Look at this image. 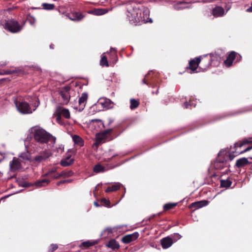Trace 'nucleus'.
Segmentation results:
<instances>
[{
    "mask_svg": "<svg viewBox=\"0 0 252 252\" xmlns=\"http://www.w3.org/2000/svg\"><path fill=\"white\" fill-rule=\"evenodd\" d=\"M127 6V17L132 24L141 25L152 21L149 9L142 4V1H131Z\"/></svg>",
    "mask_w": 252,
    "mask_h": 252,
    "instance_id": "obj_1",
    "label": "nucleus"
},
{
    "mask_svg": "<svg viewBox=\"0 0 252 252\" xmlns=\"http://www.w3.org/2000/svg\"><path fill=\"white\" fill-rule=\"evenodd\" d=\"M234 158L235 156L232 154L231 151L230 152L220 151L214 163V167L218 170H221L225 167H228L230 166L228 160L231 161Z\"/></svg>",
    "mask_w": 252,
    "mask_h": 252,
    "instance_id": "obj_2",
    "label": "nucleus"
},
{
    "mask_svg": "<svg viewBox=\"0 0 252 252\" xmlns=\"http://www.w3.org/2000/svg\"><path fill=\"white\" fill-rule=\"evenodd\" d=\"M33 135L34 139L39 143H47L52 139L55 141L56 138L45 129L39 127L33 128Z\"/></svg>",
    "mask_w": 252,
    "mask_h": 252,
    "instance_id": "obj_3",
    "label": "nucleus"
},
{
    "mask_svg": "<svg viewBox=\"0 0 252 252\" xmlns=\"http://www.w3.org/2000/svg\"><path fill=\"white\" fill-rule=\"evenodd\" d=\"M158 76V73H155L151 71L149 72L142 80V82L144 84H145L151 87L154 88L158 87V89L155 93L154 91L152 92L153 94H158L159 85L158 80L157 79Z\"/></svg>",
    "mask_w": 252,
    "mask_h": 252,
    "instance_id": "obj_4",
    "label": "nucleus"
},
{
    "mask_svg": "<svg viewBox=\"0 0 252 252\" xmlns=\"http://www.w3.org/2000/svg\"><path fill=\"white\" fill-rule=\"evenodd\" d=\"M54 115L56 118V122L62 126H64L65 124L64 120L62 119V117L65 119H69L70 117L69 110L60 106L57 107Z\"/></svg>",
    "mask_w": 252,
    "mask_h": 252,
    "instance_id": "obj_5",
    "label": "nucleus"
},
{
    "mask_svg": "<svg viewBox=\"0 0 252 252\" xmlns=\"http://www.w3.org/2000/svg\"><path fill=\"white\" fill-rule=\"evenodd\" d=\"M252 143V141L250 139H244L242 141H240L235 143L233 148L231 149V151L235 157L240 154H243L252 150V146L247 147L244 150H240L238 149L239 148L240 149L244 145L250 144Z\"/></svg>",
    "mask_w": 252,
    "mask_h": 252,
    "instance_id": "obj_6",
    "label": "nucleus"
},
{
    "mask_svg": "<svg viewBox=\"0 0 252 252\" xmlns=\"http://www.w3.org/2000/svg\"><path fill=\"white\" fill-rule=\"evenodd\" d=\"M4 28L12 33H18L22 31L23 26L19 23L14 19L5 20Z\"/></svg>",
    "mask_w": 252,
    "mask_h": 252,
    "instance_id": "obj_7",
    "label": "nucleus"
},
{
    "mask_svg": "<svg viewBox=\"0 0 252 252\" xmlns=\"http://www.w3.org/2000/svg\"><path fill=\"white\" fill-rule=\"evenodd\" d=\"M14 102L17 110L22 114H32L36 109L32 110L29 104L25 101L15 100Z\"/></svg>",
    "mask_w": 252,
    "mask_h": 252,
    "instance_id": "obj_8",
    "label": "nucleus"
},
{
    "mask_svg": "<svg viewBox=\"0 0 252 252\" xmlns=\"http://www.w3.org/2000/svg\"><path fill=\"white\" fill-rule=\"evenodd\" d=\"M201 57H196L193 59L190 60L189 63V66L187 67V69H189L190 71V73H193L195 72H197L196 71L197 69L199 64L200 63L201 59Z\"/></svg>",
    "mask_w": 252,
    "mask_h": 252,
    "instance_id": "obj_9",
    "label": "nucleus"
},
{
    "mask_svg": "<svg viewBox=\"0 0 252 252\" xmlns=\"http://www.w3.org/2000/svg\"><path fill=\"white\" fill-rule=\"evenodd\" d=\"M51 156V154L49 152L47 151H42L34 158L32 161L37 163H41L45 161Z\"/></svg>",
    "mask_w": 252,
    "mask_h": 252,
    "instance_id": "obj_10",
    "label": "nucleus"
},
{
    "mask_svg": "<svg viewBox=\"0 0 252 252\" xmlns=\"http://www.w3.org/2000/svg\"><path fill=\"white\" fill-rule=\"evenodd\" d=\"M10 170L11 172H15L21 168V164L19 158L14 157L12 160L9 163Z\"/></svg>",
    "mask_w": 252,
    "mask_h": 252,
    "instance_id": "obj_11",
    "label": "nucleus"
},
{
    "mask_svg": "<svg viewBox=\"0 0 252 252\" xmlns=\"http://www.w3.org/2000/svg\"><path fill=\"white\" fill-rule=\"evenodd\" d=\"M138 232H135L132 234L125 235L122 239V241L125 244H129L130 242L136 240L139 237Z\"/></svg>",
    "mask_w": 252,
    "mask_h": 252,
    "instance_id": "obj_12",
    "label": "nucleus"
},
{
    "mask_svg": "<svg viewBox=\"0 0 252 252\" xmlns=\"http://www.w3.org/2000/svg\"><path fill=\"white\" fill-rule=\"evenodd\" d=\"M237 55H238L240 58H241L240 55H238L234 51H231L227 56L226 59L224 61V63L227 67H230L232 65V63L234 59L236 58Z\"/></svg>",
    "mask_w": 252,
    "mask_h": 252,
    "instance_id": "obj_13",
    "label": "nucleus"
},
{
    "mask_svg": "<svg viewBox=\"0 0 252 252\" xmlns=\"http://www.w3.org/2000/svg\"><path fill=\"white\" fill-rule=\"evenodd\" d=\"M70 87L69 86H65L62 90L60 92V94L65 104H67L70 99L69 91L70 90Z\"/></svg>",
    "mask_w": 252,
    "mask_h": 252,
    "instance_id": "obj_14",
    "label": "nucleus"
},
{
    "mask_svg": "<svg viewBox=\"0 0 252 252\" xmlns=\"http://www.w3.org/2000/svg\"><path fill=\"white\" fill-rule=\"evenodd\" d=\"M68 17L72 21H80L84 18V15L79 12H73L68 13Z\"/></svg>",
    "mask_w": 252,
    "mask_h": 252,
    "instance_id": "obj_15",
    "label": "nucleus"
},
{
    "mask_svg": "<svg viewBox=\"0 0 252 252\" xmlns=\"http://www.w3.org/2000/svg\"><path fill=\"white\" fill-rule=\"evenodd\" d=\"M98 104L100 105L103 108L109 109L112 107L113 102L110 99L103 98L99 100Z\"/></svg>",
    "mask_w": 252,
    "mask_h": 252,
    "instance_id": "obj_16",
    "label": "nucleus"
},
{
    "mask_svg": "<svg viewBox=\"0 0 252 252\" xmlns=\"http://www.w3.org/2000/svg\"><path fill=\"white\" fill-rule=\"evenodd\" d=\"M160 243L163 249H167L172 246L173 243V240L169 236H168L161 239Z\"/></svg>",
    "mask_w": 252,
    "mask_h": 252,
    "instance_id": "obj_17",
    "label": "nucleus"
},
{
    "mask_svg": "<svg viewBox=\"0 0 252 252\" xmlns=\"http://www.w3.org/2000/svg\"><path fill=\"white\" fill-rule=\"evenodd\" d=\"M112 9H109L107 8H94L91 10H90L88 13L90 14H93L94 15H102L107 13L109 10Z\"/></svg>",
    "mask_w": 252,
    "mask_h": 252,
    "instance_id": "obj_18",
    "label": "nucleus"
},
{
    "mask_svg": "<svg viewBox=\"0 0 252 252\" xmlns=\"http://www.w3.org/2000/svg\"><path fill=\"white\" fill-rule=\"evenodd\" d=\"M12 74H16V76H18L22 74V71L20 69L15 68L3 70L0 72V74L1 75H9Z\"/></svg>",
    "mask_w": 252,
    "mask_h": 252,
    "instance_id": "obj_19",
    "label": "nucleus"
},
{
    "mask_svg": "<svg viewBox=\"0 0 252 252\" xmlns=\"http://www.w3.org/2000/svg\"><path fill=\"white\" fill-rule=\"evenodd\" d=\"M224 14V10L221 6H216L212 11V14L215 17L222 16Z\"/></svg>",
    "mask_w": 252,
    "mask_h": 252,
    "instance_id": "obj_20",
    "label": "nucleus"
},
{
    "mask_svg": "<svg viewBox=\"0 0 252 252\" xmlns=\"http://www.w3.org/2000/svg\"><path fill=\"white\" fill-rule=\"evenodd\" d=\"M208 203V202L206 200H202L200 201H197L191 203L189 208L190 209L194 208V210L200 208L203 206H206Z\"/></svg>",
    "mask_w": 252,
    "mask_h": 252,
    "instance_id": "obj_21",
    "label": "nucleus"
},
{
    "mask_svg": "<svg viewBox=\"0 0 252 252\" xmlns=\"http://www.w3.org/2000/svg\"><path fill=\"white\" fill-rule=\"evenodd\" d=\"M249 163L250 162L247 158H242L237 160L235 163V166L237 168H241L244 167L247 165H248Z\"/></svg>",
    "mask_w": 252,
    "mask_h": 252,
    "instance_id": "obj_22",
    "label": "nucleus"
},
{
    "mask_svg": "<svg viewBox=\"0 0 252 252\" xmlns=\"http://www.w3.org/2000/svg\"><path fill=\"white\" fill-rule=\"evenodd\" d=\"M188 3L185 1H180L173 5V7L175 10H180L186 8H189L190 6H187Z\"/></svg>",
    "mask_w": 252,
    "mask_h": 252,
    "instance_id": "obj_23",
    "label": "nucleus"
},
{
    "mask_svg": "<svg viewBox=\"0 0 252 252\" xmlns=\"http://www.w3.org/2000/svg\"><path fill=\"white\" fill-rule=\"evenodd\" d=\"M87 99L88 94L86 93H83L81 97L79 98V104L80 106L81 107L82 109H83V108L85 107Z\"/></svg>",
    "mask_w": 252,
    "mask_h": 252,
    "instance_id": "obj_24",
    "label": "nucleus"
},
{
    "mask_svg": "<svg viewBox=\"0 0 252 252\" xmlns=\"http://www.w3.org/2000/svg\"><path fill=\"white\" fill-rule=\"evenodd\" d=\"M74 161V159H70V157L67 156L65 159L61 160L60 164L62 166L66 167L72 164Z\"/></svg>",
    "mask_w": 252,
    "mask_h": 252,
    "instance_id": "obj_25",
    "label": "nucleus"
},
{
    "mask_svg": "<svg viewBox=\"0 0 252 252\" xmlns=\"http://www.w3.org/2000/svg\"><path fill=\"white\" fill-rule=\"evenodd\" d=\"M20 160L25 162L26 161H30L31 158V154L29 152L23 153L19 156Z\"/></svg>",
    "mask_w": 252,
    "mask_h": 252,
    "instance_id": "obj_26",
    "label": "nucleus"
},
{
    "mask_svg": "<svg viewBox=\"0 0 252 252\" xmlns=\"http://www.w3.org/2000/svg\"><path fill=\"white\" fill-rule=\"evenodd\" d=\"M50 182V180L47 179L39 180L35 183V185L37 187H41L47 185Z\"/></svg>",
    "mask_w": 252,
    "mask_h": 252,
    "instance_id": "obj_27",
    "label": "nucleus"
},
{
    "mask_svg": "<svg viewBox=\"0 0 252 252\" xmlns=\"http://www.w3.org/2000/svg\"><path fill=\"white\" fill-rule=\"evenodd\" d=\"M107 246L113 250L118 249L120 247L118 243L114 239L110 240L107 244Z\"/></svg>",
    "mask_w": 252,
    "mask_h": 252,
    "instance_id": "obj_28",
    "label": "nucleus"
},
{
    "mask_svg": "<svg viewBox=\"0 0 252 252\" xmlns=\"http://www.w3.org/2000/svg\"><path fill=\"white\" fill-rule=\"evenodd\" d=\"M105 171V168L99 163L95 165L93 168V171L95 173L104 172Z\"/></svg>",
    "mask_w": 252,
    "mask_h": 252,
    "instance_id": "obj_29",
    "label": "nucleus"
},
{
    "mask_svg": "<svg viewBox=\"0 0 252 252\" xmlns=\"http://www.w3.org/2000/svg\"><path fill=\"white\" fill-rule=\"evenodd\" d=\"M73 140L75 144L78 145L80 146L84 145L83 140L79 136L74 135L73 136Z\"/></svg>",
    "mask_w": 252,
    "mask_h": 252,
    "instance_id": "obj_30",
    "label": "nucleus"
},
{
    "mask_svg": "<svg viewBox=\"0 0 252 252\" xmlns=\"http://www.w3.org/2000/svg\"><path fill=\"white\" fill-rule=\"evenodd\" d=\"M220 187L221 188H228L231 186L232 182L228 179L226 180H221L220 181Z\"/></svg>",
    "mask_w": 252,
    "mask_h": 252,
    "instance_id": "obj_31",
    "label": "nucleus"
},
{
    "mask_svg": "<svg viewBox=\"0 0 252 252\" xmlns=\"http://www.w3.org/2000/svg\"><path fill=\"white\" fill-rule=\"evenodd\" d=\"M120 187L121 186L120 184H119L113 185L111 187H107V188L105 190V192H110L112 191H117L120 189Z\"/></svg>",
    "mask_w": 252,
    "mask_h": 252,
    "instance_id": "obj_32",
    "label": "nucleus"
},
{
    "mask_svg": "<svg viewBox=\"0 0 252 252\" xmlns=\"http://www.w3.org/2000/svg\"><path fill=\"white\" fill-rule=\"evenodd\" d=\"M130 108L131 110H134V109L137 108L140 104L139 101H138L134 98L130 99Z\"/></svg>",
    "mask_w": 252,
    "mask_h": 252,
    "instance_id": "obj_33",
    "label": "nucleus"
},
{
    "mask_svg": "<svg viewBox=\"0 0 252 252\" xmlns=\"http://www.w3.org/2000/svg\"><path fill=\"white\" fill-rule=\"evenodd\" d=\"M114 128H109L103 131L101 133L102 138H106L107 135L110 136L112 132L114 131Z\"/></svg>",
    "mask_w": 252,
    "mask_h": 252,
    "instance_id": "obj_34",
    "label": "nucleus"
},
{
    "mask_svg": "<svg viewBox=\"0 0 252 252\" xmlns=\"http://www.w3.org/2000/svg\"><path fill=\"white\" fill-rule=\"evenodd\" d=\"M177 205V203H168L163 206V209L164 211H167L174 208Z\"/></svg>",
    "mask_w": 252,
    "mask_h": 252,
    "instance_id": "obj_35",
    "label": "nucleus"
},
{
    "mask_svg": "<svg viewBox=\"0 0 252 252\" xmlns=\"http://www.w3.org/2000/svg\"><path fill=\"white\" fill-rule=\"evenodd\" d=\"M73 174L74 173L72 170L63 171L61 173V175L62 176V177L65 178L72 176Z\"/></svg>",
    "mask_w": 252,
    "mask_h": 252,
    "instance_id": "obj_36",
    "label": "nucleus"
},
{
    "mask_svg": "<svg viewBox=\"0 0 252 252\" xmlns=\"http://www.w3.org/2000/svg\"><path fill=\"white\" fill-rule=\"evenodd\" d=\"M42 6L43 9L49 10L54 9L55 5L54 4L43 3L42 4Z\"/></svg>",
    "mask_w": 252,
    "mask_h": 252,
    "instance_id": "obj_37",
    "label": "nucleus"
},
{
    "mask_svg": "<svg viewBox=\"0 0 252 252\" xmlns=\"http://www.w3.org/2000/svg\"><path fill=\"white\" fill-rule=\"evenodd\" d=\"M95 244V242H91L89 241H85L81 243L80 245L81 247L89 248L91 246H93Z\"/></svg>",
    "mask_w": 252,
    "mask_h": 252,
    "instance_id": "obj_38",
    "label": "nucleus"
},
{
    "mask_svg": "<svg viewBox=\"0 0 252 252\" xmlns=\"http://www.w3.org/2000/svg\"><path fill=\"white\" fill-rule=\"evenodd\" d=\"M100 65H101L102 66H109L108 63L107 61V58L105 56L103 55L102 56L100 62Z\"/></svg>",
    "mask_w": 252,
    "mask_h": 252,
    "instance_id": "obj_39",
    "label": "nucleus"
},
{
    "mask_svg": "<svg viewBox=\"0 0 252 252\" xmlns=\"http://www.w3.org/2000/svg\"><path fill=\"white\" fill-rule=\"evenodd\" d=\"M58 249V245L56 244H52L50 245L48 249V252H54Z\"/></svg>",
    "mask_w": 252,
    "mask_h": 252,
    "instance_id": "obj_40",
    "label": "nucleus"
},
{
    "mask_svg": "<svg viewBox=\"0 0 252 252\" xmlns=\"http://www.w3.org/2000/svg\"><path fill=\"white\" fill-rule=\"evenodd\" d=\"M56 168H52V169L49 170V171L44 174L43 176V177H51V176H52V174L53 173H54L56 172Z\"/></svg>",
    "mask_w": 252,
    "mask_h": 252,
    "instance_id": "obj_41",
    "label": "nucleus"
},
{
    "mask_svg": "<svg viewBox=\"0 0 252 252\" xmlns=\"http://www.w3.org/2000/svg\"><path fill=\"white\" fill-rule=\"evenodd\" d=\"M101 203H102L104 205H105L107 207L110 206V202L109 200L106 199V198H103L101 199Z\"/></svg>",
    "mask_w": 252,
    "mask_h": 252,
    "instance_id": "obj_42",
    "label": "nucleus"
},
{
    "mask_svg": "<svg viewBox=\"0 0 252 252\" xmlns=\"http://www.w3.org/2000/svg\"><path fill=\"white\" fill-rule=\"evenodd\" d=\"M181 237V236H180V234H178V233H176V234H174V236H173V243L174 242H176L177 240L180 239Z\"/></svg>",
    "mask_w": 252,
    "mask_h": 252,
    "instance_id": "obj_43",
    "label": "nucleus"
},
{
    "mask_svg": "<svg viewBox=\"0 0 252 252\" xmlns=\"http://www.w3.org/2000/svg\"><path fill=\"white\" fill-rule=\"evenodd\" d=\"M190 106H191V102L190 101H189V102L186 101L183 104V107L186 109L190 108V107H189Z\"/></svg>",
    "mask_w": 252,
    "mask_h": 252,
    "instance_id": "obj_44",
    "label": "nucleus"
},
{
    "mask_svg": "<svg viewBox=\"0 0 252 252\" xmlns=\"http://www.w3.org/2000/svg\"><path fill=\"white\" fill-rule=\"evenodd\" d=\"M110 50H111V52L112 53L113 56L115 57L117 59L118 57H117L116 50L114 48H111Z\"/></svg>",
    "mask_w": 252,
    "mask_h": 252,
    "instance_id": "obj_45",
    "label": "nucleus"
},
{
    "mask_svg": "<svg viewBox=\"0 0 252 252\" xmlns=\"http://www.w3.org/2000/svg\"><path fill=\"white\" fill-rule=\"evenodd\" d=\"M50 177L53 179H59V178L62 177V176L61 175V173H60V174L57 173L56 175H52Z\"/></svg>",
    "mask_w": 252,
    "mask_h": 252,
    "instance_id": "obj_46",
    "label": "nucleus"
},
{
    "mask_svg": "<svg viewBox=\"0 0 252 252\" xmlns=\"http://www.w3.org/2000/svg\"><path fill=\"white\" fill-rule=\"evenodd\" d=\"M66 184V180H62L59 182H58L57 183V185L58 186H59L61 184Z\"/></svg>",
    "mask_w": 252,
    "mask_h": 252,
    "instance_id": "obj_47",
    "label": "nucleus"
},
{
    "mask_svg": "<svg viewBox=\"0 0 252 252\" xmlns=\"http://www.w3.org/2000/svg\"><path fill=\"white\" fill-rule=\"evenodd\" d=\"M31 18L32 19H29L28 20V21L29 22V23L31 24V25H33L35 22V19L32 17H31Z\"/></svg>",
    "mask_w": 252,
    "mask_h": 252,
    "instance_id": "obj_48",
    "label": "nucleus"
},
{
    "mask_svg": "<svg viewBox=\"0 0 252 252\" xmlns=\"http://www.w3.org/2000/svg\"><path fill=\"white\" fill-rule=\"evenodd\" d=\"M108 126H110L113 122V120L110 118L108 120Z\"/></svg>",
    "mask_w": 252,
    "mask_h": 252,
    "instance_id": "obj_49",
    "label": "nucleus"
},
{
    "mask_svg": "<svg viewBox=\"0 0 252 252\" xmlns=\"http://www.w3.org/2000/svg\"><path fill=\"white\" fill-rule=\"evenodd\" d=\"M247 11L249 12H252V5L247 9Z\"/></svg>",
    "mask_w": 252,
    "mask_h": 252,
    "instance_id": "obj_50",
    "label": "nucleus"
},
{
    "mask_svg": "<svg viewBox=\"0 0 252 252\" xmlns=\"http://www.w3.org/2000/svg\"><path fill=\"white\" fill-rule=\"evenodd\" d=\"M72 181H73L72 179H67V180H66V184L70 183L72 182Z\"/></svg>",
    "mask_w": 252,
    "mask_h": 252,
    "instance_id": "obj_51",
    "label": "nucleus"
},
{
    "mask_svg": "<svg viewBox=\"0 0 252 252\" xmlns=\"http://www.w3.org/2000/svg\"><path fill=\"white\" fill-rule=\"evenodd\" d=\"M94 205L96 206V207H99V204L98 203V202L95 201L94 202Z\"/></svg>",
    "mask_w": 252,
    "mask_h": 252,
    "instance_id": "obj_52",
    "label": "nucleus"
},
{
    "mask_svg": "<svg viewBox=\"0 0 252 252\" xmlns=\"http://www.w3.org/2000/svg\"><path fill=\"white\" fill-rule=\"evenodd\" d=\"M100 121H101V120H99V119H94V120H92V122H100Z\"/></svg>",
    "mask_w": 252,
    "mask_h": 252,
    "instance_id": "obj_53",
    "label": "nucleus"
},
{
    "mask_svg": "<svg viewBox=\"0 0 252 252\" xmlns=\"http://www.w3.org/2000/svg\"><path fill=\"white\" fill-rule=\"evenodd\" d=\"M211 59L210 58L209 59V63H208V65H210L211 64Z\"/></svg>",
    "mask_w": 252,
    "mask_h": 252,
    "instance_id": "obj_54",
    "label": "nucleus"
},
{
    "mask_svg": "<svg viewBox=\"0 0 252 252\" xmlns=\"http://www.w3.org/2000/svg\"><path fill=\"white\" fill-rule=\"evenodd\" d=\"M39 104V102L38 101V103H37V105H36V106H35L36 107V108L37 107H38V106Z\"/></svg>",
    "mask_w": 252,
    "mask_h": 252,
    "instance_id": "obj_55",
    "label": "nucleus"
},
{
    "mask_svg": "<svg viewBox=\"0 0 252 252\" xmlns=\"http://www.w3.org/2000/svg\"><path fill=\"white\" fill-rule=\"evenodd\" d=\"M115 156H115V155H114V156H113L111 157V158L109 159V160H110V159H112V158H113L114 157H115Z\"/></svg>",
    "mask_w": 252,
    "mask_h": 252,
    "instance_id": "obj_56",
    "label": "nucleus"
},
{
    "mask_svg": "<svg viewBox=\"0 0 252 252\" xmlns=\"http://www.w3.org/2000/svg\"><path fill=\"white\" fill-rule=\"evenodd\" d=\"M251 5H252V4H251Z\"/></svg>",
    "mask_w": 252,
    "mask_h": 252,
    "instance_id": "obj_57",
    "label": "nucleus"
}]
</instances>
